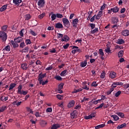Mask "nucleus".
Returning <instances> with one entry per match:
<instances>
[{"instance_id": "de8ad7c7", "label": "nucleus", "mask_w": 129, "mask_h": 129, "mask_svg": "<svg viewBox=\"0 0 129 129\" xmlns=\"http://www.w3.org/2000/svg\"><path fill=\"white\" fill-rule=\"evenodd\" d=\"M114 90V89H113V88H110L109 90L107 92V95H109V94H111V92H112V91H113Z\"/></svg>"}, {"instance_id": "f3484780", "label": "nucleus", "mask_w": 129, "mask_h": 129, "mask_svg": "<svg viewBox=\"0 0 129 129\" xmlns=\"http://www.w3.org/2000/svg\"><path fill=\"white\" fill-rule=\"evenodd\" d=\"M14 42L15 43H21V42H23V38L21 37H19L14 39Z\"/></svg>"}, {"instance_id": "0e129e2a", "label": "nucleus", "mask_w": 129, "mask_h": 129, "mask_svg": "<svg viewBox=\"0 0 129 129\" xmlns=\"http://www.w3.org/2000/svg\"><path fill=\"white\" fill-rule=\"evenodd\" d=\"M106 7V4H104L103 5H102L101 7V11H103V10H104L105 9V8Z\"/></svg>"}, {"instance_id": "79ce46f5", "label": "nucleus", "mask_w": 129, "mask_h": 129, "mask_svg": "<svg viewBox=\"0 0 129 129\" xmlns=\"http://www.w3.org/2000/svg\"><path fill=\"white\" fill-rule=\"evenodd\" d=\"M54 79H56V80H58V81H62V77H61L59 76L56 75L54 77Z\"/></svg>"}, {"instance_id": "58836bf2", "label": "nucleus", "mask_w": 129, "mask_h": 129, "mask_svg": "<svg viewBox=\"0 0 129 129\" xmlns=\"http://www.w3.org/2000/svg\"><path fill=\"white\" fill-rule=\"evenodd\" d=\"M116 114H117V115H118V116H120V117H121V118H123V117H124V114L123 113L117 112L116 113Z\"/></svg>"}, {"instance_id": "a18cd8bd", "label": "nucleus", "mask_w": 129, "mask_h": 129, "mask_svg": "<svg viewBox=\"0 0 129 129\" xmlns=\"http://www.w3.org/2000/svg\"><path fill=\"white\" fill-rule=\"evenodd\" d=\"M25 43L26 45H31V44H32V41H31V39H28L25 40Z\"/></svg>"}, {"instance_id": "5fc2aeb1", "label": "nucleus", "mask_w": 129, "mask_h": 129, "mask_svg": "<svg viewBox=\"0 0 129 129\" xmlns=\"http://www.w3.org/2000/svg\"><path fill=\"white\" fill-rule=\"evenodd\" d=\"M56 18L58 19H62V18H63V15L57 13L56 14Z\"/></svg>"}, {"instance_id": "5701e85b", "label": "nucleus", "mask_w": 129, "mask_h": 129, "mask_svg": "<svg viewBox=\"0 0 129 129\" xmlns=\"http://www.w3.org/2000/svg\"><path fill=\"white\" fill-rule=\"evenodd\" d=\"M60 127V124L56 123V124H54L52 125V127L51 129H57L59 128Z\"/></svg>"}, {"instance_id": "72a5a7b5", "label": "nucleus", "mask_w": 129, "mask_h": 129, "mask_svg": "<svg viewBox=\"0 0 129 129\" xmlns=\"http://www.w3.org/2000/svg\"><path fill=\"white\" fill-rule=\"evenodd\" d=\"M25 21H29V20H30V19L32 18V16L30 14H26L25 15Z\"/></svg>"}, {"instance_id": "4c0bfd02", "label": "nucleus", "mask_w": 129, "mask_h": 129, "mask_svg": "<svg viewBox=\"0 0 129 129\" xmlns=\"http://www.w3.org/2000/svg\"><path fill=\"white\" fill-rule=\"evenodd\" d=\"M4 50L5 51H7V52H10V51H11V46L10 45H7L5 47Z\"/></svg>"}, {"instance_id": "bf43d9fd", "label": "nucleus", "mask_w": 129, "mask_h": 129, "mask_svg": "<svg viewBox=\"0 0 129 129\" xmlns=\"http://www.w3.org/2000/svg\"><path fill=\"white\" fill-rule=\"evenodd\" d=\"M52 69H53V66H50L48 67L47 68H46L45 69V70H46V71H50V70H52Z\"/></svg>"}, {"instance_id": "2eb2a0df", "label": "nucleus", "mask_w": 129, "mask_h": 129, "mask_svg": "<svg viewBox=\"0 0 129 129\" xmlns=\"http://www.w3.org/2000/svg\"><path fill=\"white\" fill-rule=\"evenodd\" d=\"M121 34L124 37H126L127 36L129 35V31L128 30H124L122 31Z\"/></svg>"}, {"instance_id": "20e7f679", "label": "nucleus", "mask_w": 129, "mask_h": 129, "mask_svg": "<svg viewBox=\"0 0 129 129\" xmlns=\"http://www.w3.org/2000/svg\"><path fill=\"white\" fill-rule=\"evenodd\" d=\"M64 86V83H61L58 86V89L57 91L58 93H63V87Z\"/></svg>"}, {"instance_id": "aec40b11", "label": "nucleus", "mask_w": 129, "mask_h": 129, "mask_svg": "<svg viewBox=\"0 0 129 129\" xmlns=\"http://www.w3.org/2000/svg\"><path fill=\"white\" fill-rule=\"evenodd\" d=\"M67 73H68V71L67 70H65L61 72L60 73V76H62V77H64L67 75Z\"/></svg>"}, {"instance_id": "774afa93", "label": "nucleus", "mask_w": 129, "mask_h": 129, "mask_svg": "<svg viewBox=\"0 0 129 129\" xmlns=\"http://www.w3.org/2000/svg\"><path fill=\"white\" fill-rule=\"evenodd\" d=\"M30 33L31 34V35H32V36H37V33L34 32V31L33 30H31L30 31Z\"/></svg>"}, {"instance_id": "69168bd1", "label": "nucleus", "mask_w": 129, "mask_h": 129, "mask_svg": "<svg viewBox=\"0 0 129 129\" xmlns=\"http://www.w3.org/2000/svg\"><path fill=\"white\" fill-rule=\"evenodd\" d=\"M98 85L96 84V82H93L92 84V86L93 87H96Z\"/></svg>"}, {"instance_id": "393cba45", "label": "nucleus", "mask_w": 129, "mask_h": 129, "mask_svg": "<svg viewBox=\"0 0 129 129\" xmlns=\"http://www.w3.org/2000/svg\"><path fill=\"white\" fill-rule=\"evenodd\" d=\"M11 44L13 45V48H17V47H19V44L15 43L14 40L11 41Z\"/></svg>"}, {"instance_id": "f8f14e48", "label": "nucleus", "mask_w": 129, "mask_h": 129, "mask_svg": "<svg viewBox=\"0 0 129 129\" xmlns=\"http://www.w3.org/2000/svg\"><path fill=\"white\" fill-rule=\"evenodd\" d=\"M103 14V11H99L96 17V19L99 20L100 18H101V17L102 16Z\"/></svg>"}, {"instance_id": "6e6d98bb", "label": "nucleus", "mask_w": 129, "mask_h": 129, "mask_svg": "<svg viewBox=\"0 0 129 129\" xmlns=\"http://www.w3.org/2000/svg\"><path fill=\"white\" fill-rule=\"evenodd\" d=\"M80 91H82V89L80 88L78 90L75 89L73 92V93H77V92H80Z\"/></svg>"}, {"instance_id": "680f3d73", "label": "nucleus", "mask_w": 129, "mask_h": 129, "mask_svg": "<svg viewBox=\"0 0 129 129\" xmlns=\"http://www.w3.org/2000/svg\"><path fill=\"white\" fill-rule=\"evenodd\" d=\"M2 29L3 31L6 32L7 31V29H8V26L5 25L2 28Z\"/></svg>"}, {"instance_id": "6ab92c4d", "label": "nucleus", "mask_w": 129, "mask_h": 129, "mask_svg": "<svg viewBox=\"0 0 129 129\" xmlns=\"http://www.w3.org/2000/svg\"><path fill=\"white\" fill-rule=\"evenodd\" d=\"M116 44H118L119 45L124 44V40L121 38L118 39L117 40Z\"/></svg>"}, {"instance_id": "f257e3e1", "label": "nucleus", "mask_w": 129, "mask_h": 129, "mask_svg": "<svg viewBox=\"0 0 129 129\" xmlns=\"http://www.w3.org/2000/svg\"><path fill=\"white\" fill-rule=\"evenodd\" d=\"M22 87L23 86L22 85H19V86L18 87L17 93L18 94H20L21 95H27V94H28V91L22 90Z\"/></svg>"}, {"instance_id": "ea45409f", "label": "nucleus", "mask_w": 129, "mask_h": 129, "mask_svg": "<svg viewBox=\"0 0 129 129\" xmlns=\"http://www.w3.org/2000/svg\"><path fill=\"white\" fill-rule=\"evenodd\" d=\"M7 10V5H4L0 8V12H5V10Z\"/></svg>"}, {"instance_id": "c9c22d12", "label": "nucleus", "mask_w": 129, "mask_h": 129, "mask_svg": "<svg viewBox=\"0 0 129 129\" xmlns=\"http://www.w3.org/2000/svg\"><path fill=\"white\" fill-rule=\"evenodd\" d=\"M111 117H112L114 120L115 121L118 120V119H119V117H118V116L116 115H112Z\"/></svg>"}, {"instance_id": "4be33fe9", "label": "nucleus", "mask_w": 129, "mask_h": 129, "mask_svg": "<svg viewBox=\"0 0 129 129\" xmlns=\"http://www.w3.org/2000/svg\"><path fill=\"white\" fill-rule=\"evenodd\" d=\"M21 3H22V0H13V4L16 6H19Z\"/></svg>"}, {"instance_id": "39448f33", "label": "nucleus", "mask_w": 129, "mask_h": 129, "mask_svg": "<svg viewBox=\"0 0 129 129\" xmlns=\"http://www.w3.org/2000/svg\"><path fill=\"white\" fill-rule=\"evenodd\" d=\"M45 77H46V74H43L42 73H40L39 74L38 81L41 83V81H43V78H45Z\"/></svg>"}, {"instance_id": "37998d69", "label": "nucleus", "mask_w": 129, "mask_h": 129, "mask_svg": "<svg viewBox=\"0 0 129 129\" xmlns=\"http://www.w3.org/2000/svg\"><path fill=\"white\" fill-rule=\"evenodd\" d=\"M98 32V28H95L94 30L91 31V34H95Z\"/></svg>"}, {"instance_id": "13d9d810", "label": "nucleus", "mask_w": 129, "mask_h": 129, "mask_svg": "<svg viewBox=\"0 0 129 129\" xmlns=\"http://www.w3.org/2000/svg\"><path fill=\"white\" fill-rule=\"evenodd\" d=\"M26 46V44H25V42L23 41L20 44V48H24Z\"/></svg>"}, {"instance_id": "0eeeda50", "label": "nucleus", "mask_w": 129, "mask_h": 129, "mask_svg": "<svg viewBox=\"0 0 129 129\" xmlns=\"http://www.w3.org/2000/svg\"><path fill=\"white\" fill-rule=\"evenodd\" d=\"M75 104V101L74 100H71L70 101L68 104V108H71V107H73Z\"/></svg>"}, {"instance_id": "2f4dec72", "label": "nucleus", "mask_w": 129, "mask_h": 129, "mask_svg": "<svg viewBox=\"0 0 129 129\" xmlns=\"http://www.w3.org/2000/svg\"><path fill=\"white\" fill-rule=\"evenodd\" d=\"M17 84L15 83H11L10 86L9 90H12V89H14L15 87H16V86Z\"/></svg>"}, {"instance_id": "9d476101", "label": "nucleus", "mask_w": 129, "mask_h": 129, "mask_svg": "<svg viewBox=\"0 0 129 129\" xmlns=\"http://www.w3.org/2000/svg\"><path fill=\"white\" fill-rule=\"evenodd\" d=\"M121 84H122V83H119V82H114L113 83V84L111 85V88H113V89H114V88H115V87H116V86H117V85H121Z\"/></svg>"}, {"instance_id": "864d4df0", "label": "nucleus", "mask_w": 129, "mask_h": 129, "mask_svg": "<svg viewBox=\"0 0 129 129\" xmlns=\"http://www.w3.org/2000/svg\"><path fill=\"white\" fill-rule=\"evenodd\" d=\"M48 80H46L44 82H43V81H42L41 82V83H40V82H39V84H42V85L44 86V85H45V84H47V83H48Z\"/></svg>"}, {"instance_id": "c03bdc74", "label": "nucleus", "mask_w": 129, "mask_h": 129, "mask_svg": "<svg viewBox=\"0 0 129 129\" xmlns=\"http://www.w3.org/2000/svg\"><path fill=\"white\" fill-rule=\"evenodd\" d=\"M81 50L79 48H76V49H74L72 51V54H75L77 52H80Z\"/></svg>"}, {"instance_id": "f03ea898", "label": "nucleus", "mask_w": 129, "mask_h": 129, "mask_svg": "<svg viewBox=\"0 0 129 129\" xmlns=\"http://www.w3.org/2000/svg\"><path fill=\"white\" fill-rule=\"evenodd\" d=\"M0 39L3 42H6L7 39H8L7 33L5 32H0Z\"/></svg>"}, {"instance_id": "338daca9", "label": "nucleus", "mask_w": 129, "mask_h": 129, "mask_svg": "<svg viewBox=\"0 0 129 129\" xmlns=\"http://www.w3.org/2000/svg\"><path fill=\"white\" fill-rule=\"evenodd\" d=\"M46 111V112H52V108L51 107L47 108Z\"/></svg>"}, {"instance_id": "3c124183", "label": "nucleus", "mask_w": 129, "mask_h": 129, "mask_svg": "<svg viewBox=\"0 0 129 129\" xmlns=\"http://www.w3.org/2000/svg\"><path fill=\"white\" fill-rule=\"evenodd\" d=\"M24 32H25V29H22L21 31L19 32L20 36H21V37H24Z\"/></svg>"}, {"instance_id": "052dcab7", "label": "nucleus", "mask_w": 129, "mask_h": 129, "mask_svg": "<svg viewBox=\"0 0 129 129\" xmlns=\"http://www.w3.org/2000/svg\"><path fill=\"white\" fill-rule=\"evenodd\" d=\"M103 105H104V103H102L99 106L97 107L95 109H99V108L103 107Z\"/></svg>"}, {"instance_id": "a878e982", "label": "nucleus", "mask_w": 129, "mask_h": 129, "mask_svg": "<svg viewBox=\"0 0 129 129\" xmlns=\"http://www.w3.org/2000/svg\"><path fill=\"white\" fill-rule=\"evenodd\" d=\"M28 51L29 47L27 46L23 48L22 50H20V52H21V53H26V52H28Z\"/></svg>"}, {"instance_id": "4d7b16f0", "label": "nucleus", "mask_w": 129, "mask_h": 129, "mask_svg": "<svg viewBox=\"0 0 129 129\" xmlns=\"http://www.w3.org/2000/svg\"><path fill=\"white\" fill-rule=\"evenodd\" d=\"M105 72H103L101 74V76H100V78H101L102 79H103V78H104V77H105Z\"/></svg>"}, {"instance_id": "49530a36", "label": "nucleus", "mask_w": 129, "mask_h": 129, "mask_svg": "<svg viewBox=\"0 0 129 129\" xmlns=\"http://www.w3.org/2000/svg\"><path fill=\"white\" fill-rule=\"evenodd\" d=\"M6 109H7V106H2L1 108H0V112H4Z\"/></svg>"}, {"instance_id": "a19ab883", "label": "nucleus", "mask_w": 129, "mask_h": 129, "mask_svg": "<svg viewBox=\"0 0 129 129\" xmlns=\"http://www.w3.org/2000/svg\"><path fill=\"white\" fill-rule=\"evenodd\" d=\"M118 56L119 58H121V57H122V56H123V50H120V51H119V52L118 53Z\"/></svg>"}, {"instance_id": "bb28decb", "label": "nucleus", "mask_w": 129, "mask_h": 129, "mask_svg": "<svg viewBox=\"0 0 129 129\" xmlns=\"http://www.w3.org/2000/svg\"><path fill=\"white\" fill-rule=\"evenodd\" d=\"M87 65V60H84V61L81 62L80 66L81 67L84 68Z\"/></svg>"}, {"instance_id": "09e8293b", "label": "nucleus", "mask_w": 129, "mask_h": 129, "mask_svg": "<svg viewBox=\"0 0 129 129\" xmlns=\"http://www.w3.org/2000/svg\"><path fill=\"white\" fill-rule=\"evenodd\" d=\"M120 94H121V91H118V92H117L115 95H114V96L115 97H118V96H119V95Z\"/></svg>"}, {"instance_id": "c756f323", "label": "nucleus", "mask_w": 129, "mask_h": 129, "mask_svg": "<svg viewBox=\"0 0 129 129\" xmlns=\"http://www.w3.org/2000/svg\"><path fill=\"white\" fill-rule=\"evenodd\" d=\"M105 126V124H101L100 125H98L95 127V129H99V128H101L102 127H104Z\"/></svg>"}, {"instance_id": "f704fd0d", "label": "nucleus", "mask_w": 129, "mask_h": 129, "mask_svg": "<svg viewBox=\"0 0 129 129\" xmlns=\"http://www.w3.org/2000/svg\"><path fill=\"white\" fill-rule=\"evenodd\" d=\"M71 118H75V117H76V113L75 112V111H73L71 113Z\"/></svg>"}, {"instance_id": "cd10ccee", "label": "nucleus", "mask_w": 129, "mask_h": 129, "mask_svg": "<svg viewBox=\"0 0 129 129\" xmlns=\"http://www.w3.org/2000/svg\"><path fill=\"white\" fill-rule=\"evenodd\" d=\"M21 68H22V69H23V70H27V69H28V64L27 63L22 64Z\"/></svg>"}, {"instance_id": "423d86ee", "label": "nucleus", "mask_w": 129, "mask_h": 129, "mask_svg": "<svg viewBox=\"0 0 129 129\" xmlns=\"http://www.w3.org/2000/svg\"><path fill=\"white\" fill-rule=\"evenodd\" d=\"M37 5L39 8H43L45 6V0H39Z\"/></svg>"}, {"instance_id": "9b49d317", "label": "nucleus", "mask_w": 129, "mask_h": 129, "mask_svg": "<svg viewBox=\"0 0 129 129\" xmlns=\"http://www.w3.org/2000/svg\"><path fill=\"white\" fill-rule=\"evenodd\" d=\"M51 15V21H55V20H56V17H57L56 14H54L53 12H51L49 14V16L50 17Z\"/></svg>"}, {"instance_id": "7ed1b4c3", "label": "nucleus", "mask_w": 129, "mask_h": 129, "mask_svg": "<svg viewBox=\"0 0 129 129\" xmlns=\"http://www.w3.org/2000/svg\"><path fill=\"white\" fill-rule=\"evenodd\" d=\"M95 112H92L90 115L85 116V119H91L93 117H95Z\"/></svg>"}, {"instance_id": "dca6fc26", "label": "nucleus", "mask_w": 129, "mask_h": 129, "mask_svg": "<svg viewBox=\"0 0 129 129\" xmlns=\"http://www.w3.org/2000/svg\"><path fill=\"white\" fill-rule=\"evenodd\" d=\"M69 41V37L67 35H64L63 37L61 40V42H68Z\"/></svg>"}, {"instance_id": "473e14b6", "label": "nucleus", "mask_w": 129, "mask_h": 129, "mask_svg": "<svg viewBox=\"0 0 129 129\" xmlns=\"http://www.w3.org/2000/svg\"><path fill=\"white\" fill-rule=\"evenodd\" d=\"M41 126H45L47 125V122L45 120H42L40 122Z\"/></svg>"}, {"instance_id": "e2e57ef3", "label": "nucleus", "mask_w": 129, "mask_h": 129, "mask_svg": "<svg viewBox=\"0 0 129 129\" xmlns=\"http://www.w3.org/2000/svg\"><path fill=\"white\" fill-rule=\"evenodd\" d=\"M69 46H70V44H69V43H67V44H66V45H63V49H68V47H69Z\"/></svg>"}, {"instance_id": "412c9836", "label": "nucleus", "mask_w": 129, "mask_h": 129, "mask_svg": "<svg viewBox=\"0 0 129 129\" xmlns=\"http://www.w3.org/2000/svg\"><path fill=\"white\" fill-rule=\"evenodd\" d=\"M111 11L113 12V13H118V11H119V8L117 7H115L113 8H111Z\"/></svg>"}, {"instance_id": "603ef678", "label": "nucleus", "mask_w": 129, "mask_h": 129, "mask_svg": "<svg viewBox=\"0 0 129 129\" xmlns=\"http://www.w3.org/2000/svg\"><path fill=\"white\" fill-rule=\"evenodd\" d=\"M44 17H45V13H43L38 16V19L41 20Z\"/></svg>"}, {"instance_id": "ddd939ff", "label": "nucleus", "mask_w": 129, "mask_h": 129, "mask_svg": "<svg viewBox=\"0 0 129 129\" xmlns=\"http://www.w3.org/2000/svg\"><path fill=\"white\" fill-rule=\"evenodd\" d=\"M79 22L78 19H75L73 21V27H75V28H77V24Z\"/></svg>"}, {"instance_id": "6e6552de", "label": "nucleus", "mask_w": 129, "mask_h": 129, "mask_svg": "<svg viewBox=\"0 0 129 129\" xmlns=\"http://www.w3.org/2000/svg\"><path fill=\"white\" fill-rule=\"evenodd\" d=\"M116 77V73L114 72H111L109 73V78L111 79H113Z\"/></svg>"}, {"instance_id": "a211bd4d", "label": "nucleus", "mask_w": 129, "mask_h": 129, "mask_svg": "<svg viewBox=\"0 0 129 129\" xmlns=\"http://www.w3.org/2000/svg\"><path fill=\"white\" fill-rule=\"evenodd\" d=\"M112 23L113 24H117L118 23V18L117 17L112 18Z\"/></svg>"}, {"instance_id": "1a4fd4ad", "label": "nucleus", "mask_w": 129, "mask_h": 129, "mask_svg": "<svg viewBox=\"0 0 129 129\" xmlns=\"http://www.w3.org/2000/svg\"><path fill=\"white\" fill-rule=\"evenodd\" d=\"M62 23L64 26H67V25L70 24V22H69V20L67 18H63Z\"/></svg>"}, {"instance_id": "b1692460", "label": "nucleus", "mask_w": 129, "mask_h": 129, "mask_svg": "<svg viewBox=\"0 0 129 129\" xmlns=\"http://www.w3.org/2000/svg\"><path fill=\"white\" fill-rule=\"evenodd\" d=\"M125 126H126V123H123V124H121V125H118L117 126V129L123 128V127H125Z\"/></svg>"}, {"instance_id": "c85d7f7f", "label": "nucleus", "mask_w": 129, "mask_h": 129, "mask_svg": "<svg viewBox=\"0 0 129 129\" xmlns=\"http://www.w3.org/2000/svg\"><path fill=\"white\" fill-rule=\"evenodd\" d=\"M55 28H57V29H62L63 28V25L61 23H56L55 24Z\"/></svg>"}, {"instance_id": "e433bc0d", "label": "nucleus", "mask_w": 129, "mask_h": 129, "mask_svg": "<svg viewBox=\"0 0 129 129\" xmlns=\"http://www.w3.org/2000/svg\"><path fill=\"white\" fill-rule=\"evenodd\" d=\"M56 98L57 99H59V100H63V98H64V97L63 95H61L60 94L56 95Z\"/></svg>"}, {"instance_id": "8fccbe9b", "label": "nucleus", "mask_w": 129, "mask_h": 129, "mask_svg": "<svg viewBox=\"0 0 129 129\" xmlns=\"http://www.w3.org/2000/svg\"><path fill=\"white\" fill-rule=\"evenodd\" d=\"M99 53L101 56H104V53L103 52V50L102 49H99Z\"/></svg>"}, {"instance_id": "4468645a", "label": "nucleus", "mask_w": 129, "mask_h": 129, "mask_svg": "<svg viewBox=\"0 0 129 129\" xmlns=\"http://www.w3.org/2000/svg\"><path fill=\"white\" fill-rule=\"evenodd\" d=\"M106 48L105 49L106 53H108V54H109V53H111V50H110V45L107 44L106 45Z\"/></svg>"}, {"instance_id": "7c9ffc66", "label": "nucleus", "mask_w": 129, "mask_h": 129, "mask_svg": "<svg viewBox=\"0 0 129 129\" xmlns=\"http://www.w3.org/2000/svg\"><path fill=\"white\" fill-rule=\"evenodd\" d=\"M9 99V97L8 96H1V100L2 101H7Z\"/></svg>"}]
</instances>
